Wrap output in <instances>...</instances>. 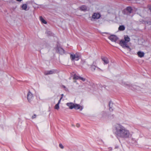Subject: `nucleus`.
<instances>
[{"mask_svg":"<svg viewBox=\"0 0 151 151\" xmlns=\"http://www.w3.org/2000/svg\"><path fill=\"white\" fill-rule=\"evenodd\" d=\"M70 57L71 60L72 61L78 60L80 57V55L78 52L74 54L73 53H70Z\"/></svg>","mask_w":151,"mask_h":151,"instance_id":"3","label":"nucleus"},{"mask_svg":"<svg viewBox=\"0 0 151 151\" xmlns=\"http://www.w3.org/2000/svg\"><path fill=\"white\" fill-rule=\"evenodd\" d=\"M124 29L125 27L123 25L120 26L119 28V29L120 31H123L124 30Z\"/></svg>","mask_w":151,"mask_h":151,"instance_id":"17","label":"nucleus"},{"mask_svg":"<svg viewBox=\"0 0 151 151\" xmlns=\"http://www.w3.org/2000/svg\"><path fill=\"white\" fill-rule=\"evenodd\" d=\"M102 60L104 63V64H107L109 63V60L108 58L106 57H104L102 58Z\"/></svg>","mask_w":151,"mask_h":151,"instance_id":"12","label":"nucleus"},{"mask_svg":"<svg viewBox=\"0 0 151 151\" xmlns=\"http://www.w3.org/2000/svg\"><path fill=\"white\" fill-rule=\"evenodd\" d=\"M97 67L94 65H92L91 66V70L93 71H94L96 70Z\"/></svg>","mask_w":151,"mask_h":151,"instance_id":"18","label":"nucleus"},{"mask_svg":"<svg viewBox=\"0 0 151 151\" xmlns=\"http://www.w3.org/2000/svg\"><path fill=\"white\" fill-rule=\"evenodd\" d=\"M113 129L117 138L127 139L131 136L129 131L124 126L119 124H116L113 126Z\"/></svg>","mask_w":151,"mask_h":151,"instance_id":"1","label":"nucleus"},{"mask_svg":"<svg viewBox=\"0 0 151 151\" xmlns=\"http://www.w3.org/2000/svg\"><path fill=\"white\" fill-rule=\"evenodd\" d=\"M80 76H79L75 74L74 75L73 78L75 79L78 80L80 79Z\"/></svg>","mask_w":151,"mask_h":151,"instance_id":"19","label":"nucleus"},{"mask_svg":"<svg viewBox=\"0 0 151 151\" xmlns=\"http://www.w3.org/2000/svg\"><path fill=\"white\" fill-rule=\"evenodd\" d=\"M124 39L121 40L119 42L120 45L124 48H127V50L130 52L131 49L128 45L130 41V38L127 35L124 36Z\"/></svg>","mask_w":151,"mask_h":151,"instance_id":"2","label":"nucleus"},{"mask_svg":"<svg viewBox=\"0 0 151 151\" xmlns=\"http://www.w3.org/2000/svg\"><path fill=\"white\" fill-rule=\"evenodd\" d=\"M79 79L83 81H85V78L81 77H80Z\"/></svg>","mask_w":151,"mask_h":151,"instance_id":"24","label":"nucleus"},{"mask_svg":"<svg viewBox=\"0 0 151 151\" xmlns=\"http://www.w3.org/2000/svg\"><path fill=\"white\" fill-rule=\"evenodd\" d=\"M59 146L60 148L62 149H63L64 148V146L61 144H59Z\"/></svg>","mask_w":151,"mask_h":151,"instance_id":"22","label":"nucleus"},{"mask_svg":"<svg viewBox=\"0 0 151 151\" xmlns=\"http://www.w3.org/2000/svg\"><path fill=\"white\" fill-rule=\"evenodd\" d=\"M96 70L97 71H103V70H102L101 69L98 67H97Z\"/></svg>","mask_w":151,"mask_h":151,"instance_id":"23","label":"nucleus"},{"mask_svg":"<svg viewBox=\"0 0 151 151\" xmlns=\"http://www.w3.org/2000/svg\"><path fill=\"white\" fill-rule=\"evenodd\" d=\"M103 113L104 114H106V113H105L104 112L102 113V114H103Z\"/></svg>","mask_w":151,"mask_h":151,"instance_id":"33","label":"nucleus"},{"mask_svg":"<svg viewBox=\"0 0 151 151\" xmlns=\"http://www.w3.org/2000/svg\"><path fill=\"white\" fill-rule=\"evenodd\" d=\"M149 9L151 12V6L150 7Z\"/></svg>","mask_w":151,"mask_h":151,"instance_id":"32","label":"nucleus"},{"mask_svg":"<svg viewBox=\"0 0 151 151\" xmlns=\"http://www.w3.org/2000/svg\"><path fill=\"white\" fill-rule=\"evenodd\" d=\"M113 102L111 101H109V110L110 111L113 110V109H112V107H113Z\"/></svg>","mask_w":151,"mask_h":151,"instance_id":"15","label":"nucleus"},{"mask_svg":"<svg viewBox=\"0 0 151 151\" xmlns=\"http://www.w3.org/2000/svg\"><path fill=\"white\" fill-rule=\"evenodd\" d=\"M80 10L83 11H86L87 10V7L85 5H83L80 7Z\"/></svg>","mask_w":151,"mask_h":151,"instance_id":"14","label":"nucleus"},{"mask_svg":"<svg viewBox=\"0 0 151 151\" xmlns=\"http://www.w3.org/2000/svg\"><path fill=\"white\" fill-rule=\"evenodd\" d=\"M22 9L24 10H27V4H23L21 6Z\"/></svg>","mask_w":151,"mask_h":151,"instance_id":"13","label":"nucleus"},{"mask_svg":"<svg viewBox=\"0 0 151 151\" xmlns=\"http://www.w3.org/2000/svg\"><path fill=\"white\" fill-rule=\"evenodd\" d=\"M109 39L112 41L116 42L118 39L117 37L114 35H111L109 37Z\"/></svg>","mask_w":151,"mask_h":151,"instance_id":"6","label":"nucleus"},{"mask_svg":"<svg viewBox=\"0 0 151 151\" xmlns=\"http://www.w3.org/2000/svg\"><path fill=\"white\" fill-rule=\"evenodd\" d=\"M62 99V98H61L59 100V101H58V102L57 104H60V101H61V100Z\"/></svg>","mask_w":151,"mask_h":151,"instance_id":"26","label":"nucleus"},{"mask_svg":"<svg viewBox=\"0 0 151 151\" xmlns=\"http://www.w3.org/2000/svg\"><path fill=\"white\" fill-rule=\"evenodd\" d=\"M22 0H16L18 2H21V1Z\"/></svg>","mask_w":151,"mask_h":151,"instance_id":"30","label":"nucleus"},{"mask_svg":"<svg viewBox=\"0 0 151 151\" xmlns=\"http://www.w3.org/2000/svg\"><path fill=\"white\" fill-rule=\"evenodd\" d=\"M101 15L100 14L96 13H94L91 17V20L92 21H94L100 18Z\"/></svg>","mask_w":151,"mask_h":151,"instance_id":"4","label":"nucleus"},{"mask_svg":"<svg viewBox=\"0 0 151 151\" xmlns=\"http://www.w3.org/2000/svg\"><path fill=\"white\" fill-rule=\"evenodd\" d=\"M33 98V95L30 92H28L27 94V99L29 102H30L32 100Z\"/></svg>","mask_w":151,"mask_h":151,"instance_id":"8","label":"nucleus"},{"mask_svg":"<svg viewBox=\"0 0 151 151\" xmlns=\"http://www.w3.org/2000/svg\"><path fill=\"white\" fill-rule=\"evenodd\" d=\"M56 71L54 70H47L44 72L45 75H51L56 73Z\"/></svg>","mask_w":151,"mask_h":151,"instance_id":"5","label":"nucleus"},{"mask_svg":"<svg viewBox=\"0 0 151 151\" xmlns=\"http://www.w3.org/2000/svg\"><path fill=\"white\" fill-rule=\"evenodd\" d=\"M40 19L42 23L45 24H47V22L42 18V16H41L40 17Z\"/></svg>","mask_w":151,"mask_h":151,"instance_id":"16","label":"nucleus"},{"mask_svg":"<svg viewBox=\"0 0 151 151\" xmlns=\"http://www.w3.org/2000/svg\"><path fill=\"white\" fill-rule=\"evenodd\" d=\"M108 149L109 151H111L112 150V148L111 147H109L108 148Z\"/></svg>","mask_w":151,"mask_h":151,"instance_id":"27","label":"nucleus"},{"mask_svg":"<svg viewBox=\"0 0 151 151\" xmlns=\"http://www.w3.org/2000/svg\"><path fill=\"white\" fill-rule=\"evenodd\" d=\"M63 96H64V95H63V94H61V96H62V97H61V98H63Z\"/></svg>","mask_w":151,"mask_h":151,"instance_id":"31","label":"nucleus"},{"mask_svg":"<svg viewBox=\"0 0 151 151\" xmlns=\"http://www.w3.org/2000/svg\"><path fill=\"white\" fill-rule=\"evenodd\" d=\"M76 127H80V124H79V123H77L76 125Z\"/></svg>","mask_w":151,"mask_h":151,"instance_id":"25","label":"nucleus"},{"mask_svg":"<svg viewBox=\"0 0 151 151\" xmlns=\"http://www.w3.org/2000/svg\"><path fill=\"white\" fill-rule=\"evenodd\" d=\"M137 54L139 57L142 58L144 57L145 53L143 52L139 51L137 52Z\"/></svg>","mask_w":151,"mask_h":151,"instance_id":"10","label":"nucleus"},{"mask_svg":"<svg viewBox=\"0 0 151 151\" xmlns=\"http://www.w3.org/2000/svg\"><path fill=\"white\" fill-rule=\"evenodd\" d=\"M47 34H50V31L49 32L47 31Z\"/></svg>","mask_w":151,"mask_h":151,"instance_id":"29","label":"nucleus"},{"mask_svg":"<svg viewBox=\"0 0 151 151\" xmlns=\"http://www.w3.org/2000/svg\"><path fill=\"white\" fill-rule=\"evenodd\" d=\"M36 117V115L35 114L32 116V119H33L35 118Z\"/></svg>","mask_w":151,"mask_h":151,"instance_id":"28","label":"nucleus"},{"mask_svg":"<svg viewBox=\"0 0 151 151\" xmlns=\"http://www.w3.org/2000/svg\"><path fill=\"white\" fill-rule=\"evenodd\" d=\"M73 108L76 109H79L81 111L83 109V108L80 105L77 104H74Z\"/></svg>","mask_w":151,"mask_h":151,"instance_id":"7","label":"nucleus"},{"mask_svg":"<svg viewBox=\"0 0 151 151\" xmlns=\"http://www.w3.org/2000/svg\"><path fill=\"white\" fill-rule=\"evenodd\" d=\"M56 51L61 54H63L64 53V50L60 47H58L57 48Z\"/></svg>","mask_w":151,"mask_h":151,"instance_id":"9","label":"nucleus"},{"mask_svg":"<svg viewBox=\"0 0 151 151\" xmlns=\"http://www.w3.org/2000/svg\"><path fill=\"white\" fill-rule=\"evenodd\" d=\"M127 10L129 13H131L132 12V10L131 7H128L127 8Z\"/></svg>","mask_w":151,"mask_h":151,"instance_id":"20","label":"nucleus"},{"mask_svg":"<svg viewBox=\"0 0 151 151\" xmlns=\"http://www.w3.org/2000/svg\"><path fill=\"white\" fill-rule=\"evenodd\" d=\"M66 105L69 107L70 109H72L73 108L74 104L73 103H68Z\"/></svg>","mask_w":151,"mask_h":151,"instance_id":"11","label":"nucleus"},{"mask_svg":"<svg viewBox=\"0 0 151 151\" xmlns=\"http://www.w3.org/2000/svg\"><path fill=\"white\" fill-rule=\"evenodd\" d=\"M59 104H56L55 106V109L57 110H58L59 109Z\"/></svg>","mask_w":151,"mask_h":151,"instance_id":"21","label":"nucleus"}]
</instances>
